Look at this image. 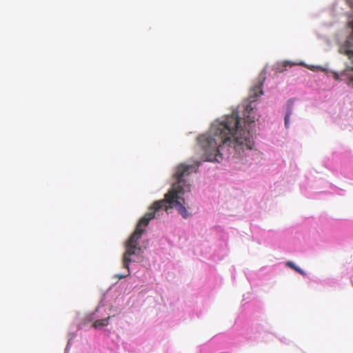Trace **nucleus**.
<instances>
[{
    "label": "nucleus",
    "instance_id": "obj_10",
    "mask_svg": "<svg viewBox=\"0 0 353 353\" xmlns=\"http://www.w3.org/2000/svg\"><path fill=\"white\" fill-rule=\"evenodd\" d=\"M288 65V61H285V62L284 63V66H286V65Z\"/></svg>",
    "mask_w": 353,
    "mask_h": 353
},
{
    "label": "nucleus",
    "instance_id": "obj_9",
    "mask_svg": "<svg viewBox=\"0 0 353 353\" xmlns=\"http://www.w3.org/2000/svg\"><path fill=\"white\" fill-rule=\"evenodd\" d=\"M347 3L350 5V6L353 8V0H347Z\"/></svg>",
    "mask_w": 353,
    "mask_h": 353
},
{
    "label": "nucleus",
    "instance_id": "obj_8",
    "mask_svg": "<svg viewBox=\"0 0 353 353\" xmlns=\"http://www.w3.org/2000/svg\"><path fill=\"white\" fill-rule=\"evenodd\" d=\"M294 270L302 275H305V272L303 270H302L301 268H299V267H296Z\"/></svg>",
    "mask_w": 353,
    "mask_h": 353
},
{
    "label": "nucleus",
    "instance_id": "obj_6",
    "mask_svg": "<svg viewBox=\"0 0 353 353\" xmlns=\"http://www.w3.org/2000/svg\"><path fill=\"white\" fill-rule=\"evenodd\" d=\"M108 320H109V318L108 319H101V320H97L96 321L94 324H93V326L95 327V328H98V327H102L103 326H105L108 324Z\"/></svg>",
    "mask_w": 353,
    "mask_h": 353
},
{
    "label": "nucleus",
    "instance_id": "obj_1",
    "mask_svg": "<svg viewBox=\"0 0 353 353\" xmlns=\"http://www.w3.org/2000/svg\"><path fill=\"white\" fill-rule=\"evenodd\" d=\"M265 77H259V83L250 91L249 103L244 108L243 118L233 112L224 120L215 121L208 134L197 138L198 146L205 161L221 162L225 157L240 158L254 146L251 130L255 122V114L252 103L263 94L262 86Z\"/></svg>",
    "mask_w": 353,
    "mask_h": 353
},
{
    "label": "nucleus",
    "instance_id": "obj_4",
    "mask_svg": "<svg viewBox=\"0 0 353 353\" xmlns=\"http://www.w3.org/2000/svg\"><path fill=\"white\" fill-rule=\"evenodd\" d=\"M347 26L352 30L351 33L339 48V52L347 56L348 59L347 68L340 74L334 72V77L336 80L348 79L347 84L353 88V19L348 21Z\"/></svg>",
    "mask_w": 353,
    "mask_h": 353
},
{
    "label": "nucleus",
    "instance_id": "obj_3",
    "mask_svg": "<svg viewBox=\"0 0 353 353\" xmlns=\"http://www.w3.org/2000/svg\"><path fill=\"white\" fill-rule=\"evenodd\" d=\"M142 234L141 229L135 228L134 232L131 234L128 240L125 242V252L123 256V267L127 269L126 274H117L115 277L121 279L130 275V263L131 262H138L142 259L143 250L139 243Z\"/></svg>",
    "mask_w": 353,
    "mask_h": 353
},
{
    "label": "nucleus",
    "instance_id": "obj_7",
    "mask_svg": "<svg viewBox=\"0 0 353 353\" xmlns=\"http://www.w3.org/2000/svg\"><path fill=\"white\" fill-rule=\"evenodd\" d=\"M286 265L293 270H295L296 268L297 267L293 262L290 261L286 263Z\"/></svg>",
    "mask_w": 353,
    "mask_h": 353
},
{
    "label": "nucleus",
    "instance_id": "obj_2",
    "mask_svg": "<svg viewBox=\"0 0 353 353\" xmlns=\"http://www.w3.org/2000/svg\"><path fill=\"white\" fill-rule=\"evenodd\" d=\"M199 166V163L194 165H179L175 172L174 176L176 181L173 183L172 188L165 194L164 199L155 201L148 210V212L139 221L136 228L141 229V233L145 231V228L149 224L150 221L155 218L156 213L161 209H164L168 212L170 209L176 208L179 213L185 219L189 216L188 212L183 205L185 199L181 197L184 194V189L181 183L184 182L183 178L188 176L192 172H196Z\"/></svg>",
    "mask_w": 353,
    "mask_h": 353
},
{
    "label": "nucleus",
    "instance_id": "obj_5",
    "mask_svg": "<svg viewBox=\"0 0 353 353\" xmlns=\"http://www.w3.org/2000/svg\"><path fill=\"white\" fill-rule=\"evenodd\" d=\"M294 99H290L287 102V110L285 116V125L286 128H288L290 123V117L293 112V106H294Z\"/></svg>",
    "mask_w": 353,
    "mask_h": 353
}]
</instances>
